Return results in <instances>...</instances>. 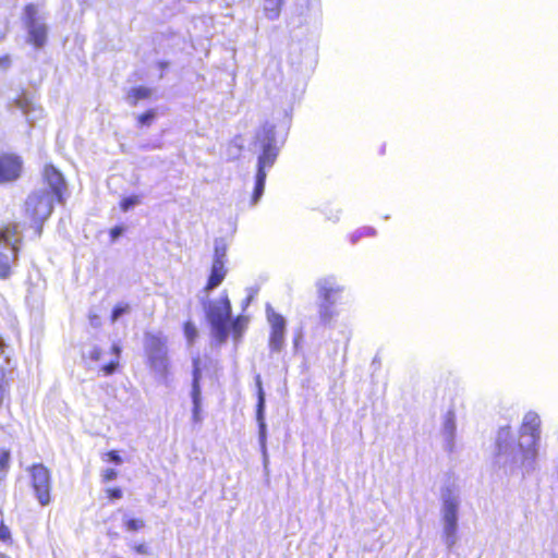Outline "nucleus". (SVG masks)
Listing matches in <instances>:
<instances>
[{"instance_id": "obj_36", "label": "nucleus", "mask_w": 558, "mask_h": 558, "mask_svg": "<svg viewBox=\"0 0 558 558\" xmlns=\"http://www.w3.org/2000/svg\"><path fill=\"white\" fill-rule=\"evenodd\" d=\"M123 233V228L120 226H117L110 230V236L112 240H117L119 236H121Z\"/></svg>"}, {"instance_id": "obj_21", "label": "nucleus", "mask_w": 558, "mask_h": 558, "mask_svg": "<svg viewBox=\"0 0 558 558\" xmlns=\"http://www.w3.org/2000/svg\"><path fill=\"white\" fill-rule=\"evenodd\" d=\"M110 353L113 355V359L101 366V371L107 376L112 375L118 368L119 359L121 354V347L118 343H113L110 349Z\"/></svg>"}, {"instance_id": "obj_28", "label": "nucleus", "mask_w": 558, "mask_h": 558, "mask_svg": "<svg viewBox=\"0 0 558 558\" xmlns=\"http://www.w3.org/2000/svg\"><path fill=\"white\" fill-rule=\"evenodd\" d=\"M130 312V305L128 303H118L111 312V322L116 323L122 315Z\"/></svg>"}, {"instance_id": "obj_15", "label": "nucleus", "mask_w": 558, "mask_h": 558, "mask_svg": "<svg viewBox=\"0 0 558 558\" xmlns=\"http://www.w3.org/2000/svg\"><path fill=\"white\" fill-rule=\"evenodd\" d=\"M44 178L49 186L47 187L49 192L53 194V197L57 198L58 202L62 203L63 190L65 189V181L62 173L53 166L48 165L44 169Z\"/></svg>"}, {"instance_id": "obj_35", "label": "nucleus", "mask_w": 558, "mask_h": 558, "mask_svg": "<svg viewBox=\"0 0 558 558\" xmlns=\"http://www.w3.org/2000/svg\"><path fill=\"white\" fill-rule=\"evenodd\" d=\"M108 458H109V461L113 462L114 464L122 463V458L120 457V454L117 451H113V450L109 451Z\"/></svg>"}, {"instance_id": "obj_40", "label": "nucleus", "mask_w": 558, "mask_h": 558, "mask_svg": "<svg viewBox=\"0 0 558 558\" xmlns=\"http://www.w3.org/2000/svg\"><path fill=\"white\" fill-rule=\"evenodd\" d=\"M335 222L340 219V211H337L333 218H331Z\"/></svg>"}, {"instance_id": "obj_41", "label": "nucleus", "mask_w": 558, "mask_h": 558, "mask_svg": "<svg viewBox=\"0 0 558 558\" xmlns=\"http://www.w3.org/2000/svg\"><path fill=\"white\" fill-rule=\"evenodd\" d=\"M94 323H97V317L96 316L90 318V324L94 325Z\"/></svg>"}, {"instance_id": "obj_20", "label": "nucleus", "mask_w": 558, "mask_h": 558, "mask_svg": "<svg viewBox=\"0 0 558 558\" xmlns=\"http://www.w3.org/2000/svg\"><path fill=\"white\" fill-rule=\"evenodd\" d=\"M284 0H264L263 12L269 21L279 19Z\"/></svg>"}, {"instance_id": "obj_26", "label": "nucleus", "mask_w": 558, "mask_h": 558, "mask_svg": "<svg viewBox=\"0 0 558 558\" xmlns=\"http://www.w3.org/2000/svg\"><path fill=\"white\" fill-rule=\"evenodd\" d=\"M123 524L128 531L135 532L144 527V521L141 519L129 518L126 514L123 518Z\"/></svg>"}, {"instance_id": "obj_1", "label": "nucleus", "mask_w": 558, "mask_h": 558, "mask_svg": "<svg viewBox=\"0 0 558 558\" xmlns=\"http://www.w3.org/2000/svg\"><path fill=\"white\" fill-rule=\"evenodd\" d=\"M539 439L541 417L536 412L530 411L523 416L519 437L510 426L498 429L494 465L508 475H530L536 470Z\"/></svg>"}, {"instance_id": "obj_5", "label": "nucleus", "mask_w": 558, "mask_h": 558, "mask_svg": "<svg viewBox=\"0 0 558 558\" xmlns=\"http://www.w3.org/2000/svg\"><path fill=\"white\" fill-rule=\"evenodd\" d=\"M21 238L17 226H7L0 229V279L10 278L12 268L17 263V253Z\"/></svg>"}, {"instance_id": "obj_30", "label": "nucleus", "mask_w": 558, "mask_h": 558, "mask_svg": "<svg viewBox=\"0 0 558 558\" xmlns=\"http://www.w3.org/2000/svg\"><path fill=\"white\" fill-rule=\"evenodd\" d=\"M102 350L99 347H93L85 355L93 362L102 361Z\"/></svg>"}, {"instance_id": "obj_25", "label": "nucleus", "mask_w": 558, "mask_h": 558, "mask_svg": "<svg viewBox=\"0 0 558 558\" xmlns=\"http://www.w3.org/2000/svg\"><path fill=\"white\" fill-rule=\"evenodd\" d=\"M183 330H184V336H185L189 344L191 345L198 336L197 328L192 322L189 320L184 324Z\"/></svg>"}, {"instance_id": "obj_12", "label": "nucleus", "mask_w": 558, "mask_h": 558, "mask_svg": "<svg viewBox=\"0 0 558 558\" xmlns=\"http://www.w3.org/2000/svg\"><path fill=\"white\" fill-rule=\"evenodd\" d=\"M266 316L270 325L269 349L272 352H279L284 345L287 322L284 317L277 313L269 304L266 306Z\"/></svg>"}, {"instance_id": "obj_29", "label": "nucleus", "mask_w": 558, "mask_h": 558, "mask_svg": "<svg viewBox=\"0 0 558 558\" xmlns=\"http://www.w3.org/2000/svg\"><path fill=\"white\" fill-rule=\"evenodd\" d=\"M141 203L140 196L137 195H130L124 197L121 203L120 207L123 211L130 210L132 207L138 205Z\"/></svg>"}, {"instance_id": "obj_33", "label": "nucleus", "mask_w": 558, "mask_h": 558, "mask_svg": "<svg viewBox=\"0 0 558 558\" xmlns=\"http://www.w3.org/2000/svg\"><path fill=\"white\" fill-rule=\"evenodd\" d=\"M118 473L114 469H106L104 471L102 477L105 482L113 481L117 477Z\"/></svg>"}, {"instance_id": "obj_7", "label": "nucleus", "mask_w": 558, "mask_h": 558, "mask_svg": "<svg viewBox=\"0 0 558 558\" xmlns=\"http://www.w3.org/2000/svg\"><path fill=\"white\" fill-rule=\"evenodd\" d=\"M144 347L150 368L158 376L166 378L168 373L166 339L160 335L146 333Z\"/></svg>"}, {"instance_id": "obj_19", "label": "nucleus", "mask_w": 558, "mask_h": 558, "mask_svg": "<svg viewBox=\"0 0 558 558\" xmlns=\"http://www.w3.org/2000/svg\"><path fill=\"white\" fill-rule=\"evenodd\" d=\"M226 275H227V269H226L225 265H222L220 263H213L211 269H210V275L207 280V284L205 287V291L209 292V291L216 289L217 287H219L221 284V282L223 281V279L226 278Z\"/></svg>"}, {"instance_id": "obj_43", "label": "nucleus", "mask_w": 558, "mask_h": 558, "mask_svg": "<svg viewBox=\"0 0 558 558\" xmlns=\"http://www.w3.org/2000/svg\"><path fill=\"white\" fill-rule=\"evenodd\" d=\"M250 301H251V298H247L245 301V304H248Z\"/></svg>"}, {"instance_id": "obj_24", "label": "nucleus", "mask_w": 558, "mask_h": 558, "mask_svg": "<svg viewBox=\"0 0 558 558\" xmlns=\"http://www.w3.org/2000/svg\"><path fill=\"white\" fill-rule=\"evenodd\" d=\"M10 450L0 447V481L7 475L10 469Z\"/></svg>"}, {"instance_id": "obj_11", "label": "nucleus", "mask_w": 558, "mask_h": 558, "mask_svg": "<svg viewBox=\"0 0 558 558\" xmlns=\"http://www.w3.org/2000/svg\"><path fill=\"white\" fill-rule=\"evenodd\" d=\"M316 300L341 303L344 284L333 275H327L315 281Z\"/></svg>"}, {"instance_id": "obj_3", "label": "nucleus", "mask_w": 558, "mask_h": 558, "mask_svg": "<svg viewBox=\"0 0 558 558\" xmlns=\"http://www.w3.org/2000/svg\"><path fill=\"white\" fill-rule=\"evenodd\" d=\"M253 149L257 153V170L251 206L254 207L262 198L265 190L267 171L272 168L280 151V144L276 136V128L265 123L255 135Z\"/></svg>"}, {"instance_id": "obj_32", "label": "nucleus", "mask_w": 558, "mask_h": 558, "mask_svg": "<svg viewBox=\"0 0 558 558\" xmlns=\"http://www.w3.org/2000/svg\"><path fill=\"white\" fill-rule=\"evenodd\" d=\"M7 380H5V374L2 369H0V408L2 407L5 389H7Z\"/></svg>"}, {"instance_id": "obj_10", "label": "nucleus", "mask_w": 558, "mask_h": 558, "mask_svg": "<svg viewBox=\"0 0 558 558\" xmlns=\"http://www.w3.org/2000/svg\"><path fill=\"white\" fill-rule=\"evenodd\" d=\"M256 385V395H257V403H256V422L258 425V441L260 446V451L264 458L265 469L268 464V456H267V425L265 421V410H266V397L265 391L263 389V383L260 375H256L255 377Z\"/></svg>"}, {"instance_id": "obj_8", "label": "nucleus", "mask_w": 558, "mask_h": 558, "mask_svg": "<svg viewBox=\"0 0 558 558\" xmlns=\"http://www.w3.org/2000/svg\"><path fill=\"white\" fill-rule=\"evenodd\" d=\"M26 28V43L35 49H41L47 43L48 27L46 23L37 16V8L34 4H27L23 16Z\"/></svg>"}, {"instance_id": "obj_18", "label": "nucleus", "mask_w": 558, "mask_h": 558, "mask_svg": "<svg viewBox=\"0 0 558 558\" xmlns=\"http://www.w3.org/2000/svg\"><path fill=\"white\" fill-rule=\"evenodd\" d=\"M454 437H456V423L454 416L452 413H447L445 416V421L442 424V438H444V448L448 452H452L454 450Z\"/></svg>"}, {"instance_id": "obj_37", "label": "nucleus", "mask_w": 558, "mask_h": 558, "mask_svg": "<svg viewBox=\"0 0 558 558\" xmlns=\"http://www.w3.org/2000/svg\"><path fill=\"white\" fill-rule=\"evenodd\" d=\"M134 550L140 555H147L148 548L145 544L133 545Z\"/></svg>"}, {"instance_id": "obj_4", "label": "nucleus", "mask_w": 558, "mask_h": 558, "mask_svg": "<svg viewBox=\"0 0 558 558\" xmlns=\"http://www.w3.org/2000/svg\"><path fill=\"white\" fill-rule=\"evenodd\" d=\"M440 520L442 525L441 538L451 550L458 542V520L461 504L459 489L448 485L440 493Z\"/></svg>"}, {"instance_id": "obj_16", "label": "nucleus", "mask_w": 558, "mask_h": 558, "mask_svg": "<svg viewBox=\"0 0 558 558\" xmlns=\"http://www.w3.org/2000/svg\"><path fill=\"white\" fill-rule=\"evenodd\" d=\"M338 303L316 300L317 316L319 324L324 327H332L339 316Z\"/></svg>"}, {"instance_id": "obj_9", "label": "nucleus", "mask_w": 558, "mask_h": 558, "mask_svg": "<svg viewBox=\"0 0 558 558\" xmlns=\"http://www.w3.org/2000/svg\"><path fill=\"white\" fill-rule=\"evenodd\" d=\"M32 487L37 501L40 506H48L51 501V474L41 463L33 464L28 468Z\"/></svg>"}, {"instance_id": "obj_22", "label": "nucleus", "mask_w": 558, "mask_h": 558, "mask_svg": "<svg viewBox=\"0 0 558 558\" xmlns=\"http://www.w3.org/2000/svg\"><path fill=\"white\" fill-rule=\"evenodd\" d=\"M376 234H377V231L375 228L369 227V226H364V227H361V228L356 229L355 231H353L349 235V240H350L351 244H356L361 239L374 238Z\"/></svg>"}, {"instance_id": "obj_42", "label": "nucleus", "mask_w": 558, "mask_h": 558, "mask_svg": "<svg viewBox=\"0 0 558 558\" xmlns=\"http://www.w3.org/2000/svg\"><path fill=\"white\" fill-rule=\"evenodd\" d=\"M94 323H97V317L96 316L90 318V324L94 325Z\"/></svg>"}, {"instance_id": "obj_39", "label": "nucleus", "mask_w": 558, "mask_h": 558, "mask_svg": "<svg viewBox=\"0 0 558 558\" xmlns=\"http://www.w3.org/2000/svg\"><path fill=\"white\" fill-rule=\"evenodd\" d=\"M8 534H9V532L7 529H4V527L0 529V539H5Z\"/></svg>"}, {"instance_id": "obj_17", "label": "nucleus", "mask_w": 558, "mask_h": 558, "mask_svg": "<svg viewBox=\"0 0 558 558\" xmlns=\"http://www.w3.org/2000/svg\"><path fill=\"white\" fill-rule=\"evenodd\" d=\"M14 106L22 111L28 122H33L41 112V109H37L29 96L25 93L14 99Z\"/></svg>"}, {"instance_id": "obj_6", "label": "nucleus", "mask_w": 558, "mask_h": 558, "mask_svg": "<svg viewBox=\"0 0 558 558\" xmlns=\"http://www.w3.org/2000/svg\"><path fill=\"white\" fill-rule=\"evenodd\" d=\"M57 198L47 187H41L28 195L25 202V213L36 225L37 233L41 232V225L52 213Z\"/></svg>"}, {"instance_id": "obj_14", "label": "nucleus", "mask_w": 558, "mask_h": 558, "mask_svg": "<svg viewBox=\"0 0 558 558\" xmlns=\"http://www.w3.org/2000/svg\"><path fill=\"white\" fill-rule=\"evenodd\" d=\"M23 160L14 154L0 155V184L17 180L22 173Z\"/></svg>"}, {"instance_id": "obj_38", "label": "nucleus", "mask_w": 558, "mask_h": 558, "mask_svg": "<svg viewBox=\"0 0 558 558\" xmlns=\"http://www.w3.org/2000/svg\"><path fill=\"white\" fill-rule=\"evenodd\" d=\"M10 65V58L8 56L0 58V66L8 68Z\"/></svg>"}, {"instance_id": "obj_2", "label": "nucleus", "mask_w": 558, "mask_h": 558, "mask_svg": "<svg viewBox=\"0 0 558 558\" xmlns=\"http://www.w3.org/2000/svg\"><path fill=\"white\" fill-rule=\"evenodd\" d=\"M202 303L211 336L218 344L225 343L230 332L233 333L234 340L241 338L246 329L247 318L241 315L232 318L231 302L226 293L217 300H203Z\"/></svg>"}, {"instance_id": "obj_23", "label": "nucleus", "mask_w": 558, "mask_h": 558, "mask_svg": "<svg viewBox=\"0 0 558 558\" xmlns=\"http://www.w3.org/2000/svg\"><path fill=\"white\" fill-rule=\"evenodd\" d=\"M227 258V243L223 239L215 240L214 260L213 263L226 264Z\"/></svg>"}, {"instance_id": "obj_27", "label": "nucleus", "mask_w": 558, "mask_h": 558, "mask_svg": "<svg viewBox=\"0 0 558 558\" xmlns=\"http://www.w3.org/2000/svg\"><path fill=\"white\" fill-rule=\"evenodd\" d=\"M149 95H150V89L147 87H143V86L132 88L129 93V97L133 98L134 102H136L137 100H141V99H145V98L149 97Z\"/></svg>"}, {"instance_id": "obj_34", "label": "nucleus", "mask_w": 558, "mask_h": 558, "mask_svg": "<svg viewBox=\"0 0 558 558\" xmlns=\"http://www.w3.org/2000/svg\"><path fill=\"white\" fill-rule=\"evenodd\" d=\"M107 494L110 499L122 498V490L120 488H109L107 489Z\"/></svg>"}, {"instance_id": "obj_31", "label": "nucleus", "mask_w": 558, "mask_h": 558, "mask_svg": "<svg viewBox=\"0 0 558 558\" xmlns=\"http://www.w3.org/2000/svg\"><path fill=\"white\" fill-rule=\"evenodd\" d=\"M156 117V113L154 110H148L144 113H142L141 116H138V123L141 125H149L153 120L155 119Z\"/></svg>"}, {"instance_id": "obj_13", "label": "nucleus", "mask_w": 558, "mask_h": 558, "mask_svg": "<svg viewBox=\"0 0 558 558\" xmlns=\"http://www.w3.org/2000/svg\"><path fill=\"white\" fill-rule=\"evenodd\" d=\"M201 380H202V369L199 366V360L194 359L193 360V371H192V384H191V391H190V398L192 400V422L194 424H201L203 421L202 415V388H201Z\"/></svg>"}]
</instances>
